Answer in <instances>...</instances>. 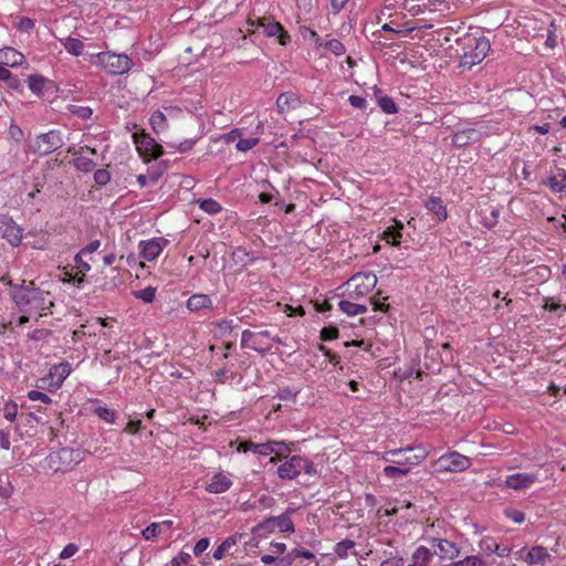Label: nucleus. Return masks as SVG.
Returning a JSON list of instances; mask_svg holds the SVG:
<instances>
[{
	"label": "nucleus",
	"instance_id": "nucleus-54",
	"mask_svg": "<svg viewBox=\"0 0 566 566\" xmlns=\"http://www.w3.org/2000/svg\"><path fill=\"white\" fill-rule=\"evenodd\" d=\"M254 449H256L255 454L259 455L266 457L273 454V446L271 440L264 443H258V447H254Z\"/></svg>",
	"mask_w": 566,
	"mask_h": 566
},
{
	"label": "nucleus",
	"instance_id": "nucleus-36",
	"mask_svg": "<svg viewBox=\"0 0 566 566\" xmlns=\"http://www.w3.org/2000/svg\"><path fill=\"white\" fill-rule=\"evenodd\" d=\"M416 450V453L410 452L405 454V462L410 469L411 467L420 464L427 458V453L423 449L417 448Z\"/></svg>",
	"mask_w": 566,
	"mask_h": 566
},
{
	"label": "nucleus",
	"instance_id": "nucleus-1",
	"mask_svg": "<svg viewBox=\"0 0 566 566\" xmlns=\"http://www.w3.org/2000/svg\"><path fill=\"white\" fill-rule=\"evenodd\" d=\"M1 281L10 286V296L21 313L43 316L53 306L50 292L39 289L32 281L23 280L14 284L7 281L6 276Z\"/></svg>",
	"mask_w": 566,
	"mask_h": 566
},
{
	"label": "nucleus",
	"instance_id": "nucleus-14",
	"mask_svg": "<svg viewBox=\"0 0 566 566\" xmlns=\"http://www.w3.org/2000/svg\"><path fill=\"white\" fill-rule=\"evenodd\" d=\"M430 544L433 548V554L439 555L441 560H453L460 555L458 546L447 539L431 538Z\"/></svg>",
	"mask_w": 566,
	"mask_h": 566
},
{
	"label": "nucleus",
	"instance_id": "nucleus-5",
	"mask_svg": "<svg viewBox=\"0 0 566 566\" xmlns=\"http://www.w3.org/2000/svg\"><path fill=\"white\" fill-rule=\"evenodd\" d=\"M377 284V276L373 272L356 273L346 283V295L350 300L366 296Z\"/></svg>",
	"mask_w": 566,
	"mask_h": 566
},
{
	"label": "nucleus",
	"instance_id": "nucleus-61",
	"mask_svg": "<svg viewBox=\"0 0 566 566\" xmlns=\"http://www.w3.org/2000/svg\"><path fill=\"white\" fill-rule=\"evenodd\" d=\"M83 253L80 251L75 256H74V262L76 263L77 268L80 269L81 272L83 273H86L91 270V265L88 262L84 261L83 260Z\"/></svg>",
	"mask_w": 566,
	"mask_h": 566
},
{
	"label": "nucleus",
	"instance_id": "nucleus-31",
	"mask_svg": "<svg viewBox=\"0 0 566 566\" xmlns=\"http://www.w3.org/2000/svg\"><path fill=\"white\" fill-rule=\"evenodd\" d=\"M149 123L156 134L163 133L168 128L167 117L161 111L154 112L149 118Z\"/></svg>",
	"mask_w": 566,
	"mask_h": 566
},
{
	"label": "nucleus",
	"instance_id": "nucleus-42",
	"mask_svg": "<svg viewBox=\"0 0 566 566\" xmlns=\"http://www.w3.org/2000/svg\"><path fill=\"white\" fill-rule=\"evenodd\" d=\"M136 298L144 301L145 303H151L156 296V289L148 286L146 289L134 292Z\"/></svg>",
	"mask_w": 566,
	"mask_h": 566
},
{
	"label": "nucleus",
	"instance_id": "nucleus-4",
	"mask_svg": "<svg viewBox=\"0 0 566 566\" xmlns=\"http://www.w3.org/2000/svg\"><path fill=\"white\" fill-rule=\"evenodd\" d=\"M468 46L471 50L463 53L460 66L470 70L485 59L491 49V43L485 36L469 38Z\"/></svg>",
	"mask_w": 566,
	"mask_h": 566
},
{
	"label": "nucleus",
	"instance_id": "nucleus-22",
	"mask_svg": "<svg viewBox=\"0 0 566 566\" xmlns=\"http://www.w3.org/2000/svg\"><path fill=\"white\" fill-rule=\"evenodd\" d=\"M241 347L250 348L260 353H265L269 349L263 347V343L260 339V336L256 335V333L251 332L250 329H244L242 332Z\"/></svg>",
	"mask_w": 566,
	"mask_h": 566
},
{
	"label": "nucleus",
	"instance_id": "nucleus-52",
	"mask_svg": "<svg viewBox=\"0 0 566 566\" xmlns=\"http://www.w3.org/2000/svg\"><path fill=\"white\" fill-rule=\"evenodd\" d=\"M111 180V174L106 169H98L94 172V181L98 186H105Z\"/></svg>",
	"mask_w": 566,
	"mask_h": 566
},
{
	"label": "nucleus",
	"instance_id": "nucleus-63",
	"mask_svg": "<svg viewBox=\"0 0 566 566\" xmlns=\"http://www.w3.org/2000/svg\"><path fill=\"white\" fill-rule=\"evenodd\" d=\"M240 137H241V132L239 129H232L231 132L223 134L221 136V139L226 144H231V143L235 142L237 139H239Z\"/></svg>",
	"mask_w": 566,
	"mask_h": 566
},
{
	"label": "nucleus",
	"instance_id": "nucleus-34",
	"mask_svg": "<svg viewBox=\"0 0 566 566\" xmlns=\"http://www.w3.org/2000/svg\"><path fill=\"white\" fill-rule=\"evenodd\" d=\"M27 82H28V87L30 88V91L32 93H34L38 96L43 94L44 86L46 83V78L44 76L39 75V74H33L28 77Z\"/></svg>",
	"mask_w": 566,
	"mask_h": 566
},
{
	"label": "nucleus",
	"instance_id": "nucleus-11",
	"mask_svg": "<svg viewBox=\"0 0 566 566\" xmlns=\"http://www.w3.org/2000/svg\"><path fill=\"white\" fill-rule=\"evenodd\" d=\"M438 465L442 471L461 472L471 465V460L461 453L450 452L438 459Z\"/></svg>",
	"mask_w": 566,
	"mask_h": 566
},
{
	"label": "nucleus",
	"instance_id": "nucleus-56",
	"mask_svg": "<svg viewBox=\"0 0 566 566\" xmlns=\"http://www.w3.org/2000/svg\"><path fill=\"white\" fill-rule=\"evenodd\" d=\"M505 515L511 521H513L514 523H517V524H521L525 521V514L518 510H506Z\"/></svg>",
	"mask_w": 566,
	"mask_h": 566
},
{
	"label": "nucleus",
	"instance_id": "nucleus-15",
	"mask_svg": "<svg viewBox=\"0 0 566 566\" xmlns=\"http://www.w3.org/2000/svg\"><path fill=\"white\" fill-rule=\"evenodd\" d=\"M481 138L482 133L480 130L472 127H467L454 132L451 143L454 147L462 148L480 142Z\"/></svg>",
	"mask_w": 566,
	"mask_h": 566
},
{
	"label": "nucleus",
	"instance_id": "nucleus-59",
	"mask_svg": "<svg viewBox=\"0 0 566 566\" xmlns=\"http://www.w3.org/2000/svg\"><path fill=\"white\" fill-rule=\"evenodd\" d=\"M78 552V546L74 543L67 544L60 553V558L66 559L74 556Z\"/></svg>",
	"mask_w": 566,
	"mask_h": 566
},
{
	"label": "nucleus",
	"instance_id": "nucleus-26",
	"mask_svg": "<svg viewBox=\"0 0 566 566\" xmlns=\"http://www.w3.org/2000/svg\"><path fill=\"white\" fill-rule=\"evenodd\" d=\"M212 301L207 294H193L187 301V308L191 312L211 308Z\"/></svg>",
	"mask_w": 566,
	"mask_h": 566
},
{
	"label": "nucleus",
	"instance_id": "nucleus-57",
	"mask_svg": "<svg viewBox=\"0 0 566 566\" xmlns=\"http://www.w3.org/2000/svg\"><path fill=\"white\" fill-rule=\"evenodd\" d=\"M338 337V329L336 327L329 326L324 327L321 331V338L323 340H332Z\"/></svg>",
	"mask_w": 566,
	"mask_h": 566
},
{
	"label": "nucleus",
	"instance_id": "nucleus-24",
	"mask_svg": "<svg viewBox=\"0 0 566 566\" xmlns=\"http://www.w3.org/2000/svg\"><path fill=\"white\" fill-rule=\"evenodd\" d=\"M357 300H350L347 297L346 300H342L338 303L339 310L348 316H356L359 314H364L367 312V305L360 304L356 302Z\"/></svg>",
	"mask_w": 566,
	"mask_h": 566
},
{
	"label": "nucleus",
	"instance_id": "nucleus-16",
	"mask_svg": "<svg viewBox=\"0 0 566 566\" xmlns=\"http://www.w3.org/2000/svg\"><path fill=\"white\" fill-rule=\"evenodd\" d=\"M537 481L536 473H515L509 475L505 480V484L507 488L513 490H525L528 489Z\"/></svg>",
	"mask_w": 566,
	"mask_h": 566
},
{
	"label": "nucleus",
	"instance_id": "nucleus-9",
	"mask_svg": "<svg viewBox=\"0 0 566 566\" xmlns=\"http://www.w3.org/2000/svg\"><path fill=\"white\" fill-rule=\"evenodd\" d=\"M72 371L71 364L67 361H62L60 364L53 365L50 370V384L36 385L38 388L48 390L50 392H54L60 389L64 382V380L70 376Z\"/></svg>",
	"mask_w": 566,
	"mask_h": 566
},
{
	"label": "nucleus",
	"instance_id": "nucleus-44",
	"mask_svg": "<svg viewBox=\"0 0 566 566\" xmlns=\"http://www.w3.org/2000/svg\"><path fill=\"white\" fill-rule=\"evenodd\" d=\"M17 415H18V405L12 400L7 401L3 406L4 418L8 421L13 422L17 418Z\"/></svg>",
	"mask_w": 566,
	"mask_h": 566
},
{
	"label": "nucleus",
	"instance_id": "nucleus-18",
	"mask_svg": "<svg viewBox=\"0 0 566 566\" xmlns=\"http://www.w3.org/2000/svg\"><path fill=\"white\" fill-rule=\"evenodd\" d=\"M25 62V56L18 50L7 46L0 49V64L4 66L15 67Z\"/></svg>",
	"mask_w": 566,
	"mask_h": 566
},
{
	"label": "nucleus",
	"instance_id": "nucleus-35",
	"mask_svg": "<svg viewBox=\"0 0 566 566\" xmlns=\"http://www.w3.org/2000/svg\"><path fill=\"white\" fill-rule=\"evenodd\" d=\"M409 472H410L409 467L400 468V467L389 464L382 469V474L389 479L402 478V476L408 475Z\"/></svg>",
	"mask_w": 566,
	"mask_h": 566
},
{
	"label": "nucleus",
	"instance_id": "nucleus-60",
	"mask_svg": "<svg viewBox=\"0 0 566 566\" xmlns=\"http://www.w3.org/2000/svg\"><path fill=\"white\" fill-rule=\"evenodd\" d=\"M217 326L219 327L222 335L231 333L232 329L235 327L232 319H221L217 323Z\"/></svg>",
	"mask_w": 566,
	"mask_h": 566
},
{
	"label": "nucleus",
	"instance_id": "nucleus-45",
	"mask_svg": "<svg viewBox=\"0 0 566 566\" xmlns=\"http://www.w3.org/2000/svg\"><path fill=\"white\" fill-rule=\"evenodd\" d=\"M161 533V524L159 523H151L149 524L142 533L143 537L146 541H151L155 537L158 536V534Z\"/></svg>",
	"mask_w": 566,
	"mask_h": 566
},
{
	"label": "nucleus",
	"instance_id": "nucleus-39",
	"mask_svg": "<svg viewBox=\"0 0 566 566\" xmlns=\"http://www.w3.org/2000/svg\"><path fill=\"white\" fill-rule=\"evenodd\" d=\"M276 528V525L274 524V516L268 517L260 522L255 527L254 532L259 534H266V533H273Z\"/></svg>",
	"mask_w": 566,
	"mask_h": 566
},
{
	"label": "nucleus",
	"instance_id": "nucleus-55",
	"mask_svg": "<svg viewBox=\"0 0 566 566\" xmlns=\"http://www.w3.org/2000/svg\"><path fill=\"white\" fill-rule=\"evenodd\" d=\"M190 559L191 556L189 553L180 552L176 557L171 559V566H186Z\"/></svg>",
	"mask_w": 566,
	"mask_h": 566
},
{
	"label": "nucleus",
	"instance_id": "nucleus-21",
	"mask_svg": "<svg viewBox=\"0 0 566 566\" xmlns=\"http://www.w3.org/2000/svg\"><path fill=\"white\" fill-rule=\"evenodd\" d=\"M232 485V481L222 473L214 474L207 484L206 490L212 494H219L228 491Z\"/></svg>",
	"mask_w": 566,
	"mask_h": 566
},
{
	"label": "nucleus",
	"instance_id": "nucleus-64",
	"mask_svg": "<svg viewBox=\"0 0 566 566\" xmlns=\"http://www.w3.org/2000/svg\"><path fill=\"white\" fill-rule=\"evenodd\" d=\"M405 560L401 556H391L385 559L380 566H403Z\"/></svg>",
	"mask_w": 566,
	"mask_h": 566
},
{
	"label": "nucleus",
	"instance_id": "nucleus-51",
	"mask_svg": "<svg viewBox=\"0 0 566 566\" xmlns=\"http://www.w3.org/2000/svg\"><path fill=\"white\" fill-rule=\"evenodd\" d=\"M27 397L29 398V400L31 401H41L45 405H50L52 403V399L44 392L42 391H39V390H30L27 395Z\"/></svg>",
	"mask_w": 566,
	"mask_h": 566
},
{
	"label": "nucleus",
	"instance_id": "nucleus-13",
	"mask_svg": "<svg viewBox=\"0 0 566 566\" xmlns=\"http://www.w3.org/2000/svg\"><path fill=\"white\" fill-rule=\"evenodd\" d=\"M0 235L12 247H18L22 241V229L12 218L0 214Z\"/></svg>",
	"mask_w": 566,
	"mask_h": 566
},
{
	"label": "nucleus",
	"instance_id": "nucleus-7",
	"mask_svg": "<svg viewBox=\"0 0 566 566\" xmlns=\"http://www.w3.org/2000/svg\"><path fill=\"white\" fill-rule=\"evenodd\" d=\"M96 56L101 65L113 75L127 73L133 67V61L127 54L101 52Z\"/></svg>",
	"mask_w": 566,
	"mask_h": 566
},
{
	"label": "nucleus",
	"instance_id": "nucleus-17",
	"mask_svg": "<svg viewBox=\"0 0 566 566\" xmlns=\"http://www.w3.org/2000/svg\"><path fill=\"white\" fill-rule=\"evenodd\" d=\"M167 242L163 238L151 239L148 241H142L139 243L140 256L147 261H154L159 256L164 249V244Z\"/></svg>",
	"mask_w": 566,
	"mask_h": 566
},
{
	"label": "nucleus",
	"instance_id": "nucleus-62",
	"mask_svg": "<svg viewBox=\"0 0 566 566\" xmlns=\"http://www.w3.org/2000/svg\"><path fill=\"white\" fill-rule=\"evenodd\" d=\"M209 538H200L193 547V554L196 556L201 555L209 547Z\"/></svg>",
	"mask_w": 566,
	"mask_h": 566
},
{
	"label": "nucleus",
	"instance_id": "nucleus-33",
	"mask_svg": "<svg viewBox=\"0 0 566 566\" xmlns=\"http://www.w3.org/2000/svg\"><path fill=\"white\" fill-rule=\"evenodd\" d=\"M64 49L74 56H80L84 51V43L75 38H65L61 40Z\"/></svg>",
	"mask_w": 566,
	"mask_h": 566
},
{
	"label": "nucleus",
	"instance_id": "nucleus-30",
	"mask_svg": "<svg viewBox=\"0 0 566 566\" xmlns=\"http://www.w3.org/2000/svg\"><path fill=\"white\" fill-rule=\"evenodd\" d=\"M271 441L274 457L270 459V463H276L277 458L287 457L293 451L294 443L289 444L284 441Z\"/></svg>",
	"mask_w": 566,
	"mask_h": 566
},
{
	"label": "nucleus",
	"instance_id": "nucleus-3",
	"mask_svg": "<svg viewBox=\"0 0 566 566\" xmlns=\"http://www.w3.org/2000/svg\"><path fill=\"white\" fill-rule=\"evenodd\" d=\"M301 473L310 476L317 474L314 463L301 455L291 457L277 468V475L282 480H294Z\"/></svg>",
	"mask_w": 566,
	"mask_h": 566
},
{
	"label": "nucleus",
	"instance_id": "nucleus-53",
	"mask_svg": "<svg viewBox=\"0 0 566 566\" xmlns=\"http://www.w3.org/2000/svg\"><path fill=\"white\" fill-rule=\"evenodd\" d=\"M243 537V534L237 533L234 535H231L227 537L221 544L222 546L228 551L229 554L233 555V552H230L232 546H234L241 538Z\"/></svg>",
	"mask_w": 566,
	"mask_h": 566
},
{
	"label": "nucleus",
	"instance_id": "nucleus-6",
	"mask_svg": "<svg viewBox=\"0 0 566 566\" xmlns=\"http://www.w3.org/2000/svg\"><path fill=\"white\" fill-rule=\"evenodd\" d=\"M63 138L60 130H50L38 135L30 142V149L40 156H46L63 146Z\"/></svg>",
	"mask_w": 566,
	"mask_h": 566
},
{
	"label": "nucleus",
	"instance_id": "nucleus-49",
	"mask_svg": "<svg viewBox=\"0 0 566 566\" xmlns=\"http://www.w3.org/2000/svg\"><path fill=\"white\" fill-rule=\"evenodd\" d=\"M70 112L80 117V118H90L93 114V111L91 107L88 106H78V105H71L70 106Z\"/></svg>",
	"mask_w": 566,
	"mask_h": 566
},
{
	"label": "nucleus",
	"instance_id": "nucleus-48",
	"mask_svg": "<svg viewBox=\"0 0 566 566\" xmlns=\"http://www.w3.org/2000/svg\"><path fill=\"white\" fill-rule=\"evenodd\" d=\"M95 413L108 423H114L116 419V413L114 410L108 409L106 407H97L95 409Z\"/></svg>",
	"mask_w": 566,
	"mask_h": 566
},
{
	"label": "nucleus",
	"instance_id": "nucleus-25",
	"mask_svg": "<svg viewBox=\"0 0 566 566\" xmlns=\"http://www.w3.org/2000/svg\"><path fill=\"white\" fill-rule=\"evenodd\" d=\"M426 208L436 216L438 221H444L448 218L447 208L439 197H430L424 202Z\"/></svg>",
	"mask_w": 566,
	"mask_h": 566
},
{
	"label": "nucleus",
	"instance_id": "nucleus-19",
	"mask_svg": "<svg viewBox=\"0 0 566 566\" xmlns=\"http://www.w3.org/2000/svg\"><path fill=\"white\" fill-rule=\"evenodd\" d=\"M415 448L407 447V448H400V449H392L388 450L382 453L381 459L389 463L390 465L396 467H407V463L405 462V454L413 452Z\"/></svg>",
	"mask_w": 566,
	"mask_h": 566
},
{
	"label": "nucleus",
	"instance_id": "nucleus-50",
	"mask_svg": "<svg viewBox=\"0 0 566 566\" xmlns=\"http://www.w3.org/2000/svg\"><path fill=\"white\" fill-rule=\"evenodd\" d=\"M480 548L486 554H494L497 549V543L492 537H483L480 542Z\"/></svg>",
	"mask_w": 566,
	"mask_h": 566
},
{
	"label": "nucleus",
	"instance_id": "nucleus-47",
	"mask_svg": "<svg viewBox=\"0 0 566 566\" xmlns=\"http://www.w3.org/2000/svg\"><path fill=\"white\" fill-rule=\"evenodd\" d=\"M259 142H260V139L258 137L247 138V139L239 138V140L235 145V148L239 151L245 153V151L252 149L253 147H255L259 144Z\"/></svg>",
	"mask_w": 566,
	"mask_h": 566
},
{
	"label": "nucleus",
	"instance_id": "nucleus-32",
	"mask_svg": "<svg viewBox=\"0 0 566 566\" xmlns=\"http://www.w3.org/2000/svg\"><path fill=\"white\" fill-rule=\"evenodd\" d=\"M547 185L554 192H565L566 191V171L564 169H559L557 175L548 178Z\"/></svg>",
	"mask_w": 566,
	"mask_h": 566
},
{
	"label": "nucleus",
	"instance_id": "nucleus-43",
	"mask_svg": "<svg viewBox=\"0 0 566 566\" xmlns=\"http://www.w3.org/2000/svg\"><path fill=\"white\" fill-rule=\"evenodd\" d=\"M275 504V499L268 494H262L258 500L254 502L253 507L258 510H265L271 509Z\"/></svg>",
	"mask_w": 566,
	"mask_h": 566
},
{
	"label": "nucleus",
	"instance_id": "nucleus-23",
	"mask_svg": "<svg viewBox=\"0 0 566 566\" xmlns=\"http://www.w3.org/2000/svg\"><path fill=\"white\" fill-rule=\"evenodd\" d=\"M301 105V99L297 94L293 92L282 93L276 99V106L280 112L295 109Z\"/></svg>",
	"mask_w": 566,
	"mask_h": 566
},
{
	"label": "nucleus",
	"instance_id": "nucleus-10",
	"mask_svg": "<svg viewBox=\"0 0 566 566\" xmlns=\"http://www.w3.org/2000/svg\"><path fill=\"white\" fill-rule=\"evenodd\" d=\"M515 557L525 560L530 566H547L553 563V556L543 546H533L527 552L521 549L515 553Z\"/></svg>",
	"mask_w": 566,
	"mask_h": 566
},
{
	"label": "nucleus",
	"instance_id": "nucleus-28",
	"mask_svg": "<svg viewBox=\"0 0 566 566\" xmlns=\"http://www.w3.org/2000/svg\"><path fill=\"white\" fill-rule=\"evenodd\" d=\"M434 554L426 546H419L412 554V560L417 566H430Z\"/></svg>",
	"mask_w": 566,
	"mask_h": 566
},
{
	"label": "nucleus",
	"instance_id": "nucleus-20",
	"mask_svg": "<svg viewBox=\"0 0 566 566\" xmlns=\"http://www.w3.org/2000/svg\"><path fill=\"white\" fill-rule=\"evenodd\" d=\"M405 226L401 221L394 220V224L388 227L381 234L382 240L386 243L391 244L394 247H399L402 238V230Z\"/></svg>",
	"mask_w": 566,
	"mask_h": 566
},
{
	"label": "nucleus",
	"instance_id": "nucleus-46",
	"mask_svg": "<svg viewBox=\"0 0 566 566\" xmlns=\"http://www.w3.org/2000/svg\"><path fill=\"white\" fill-rule=\"evenodd\" d=\"M324 46L326 50L331 51L337 56L343 55L345 53L344 44L337 39H332L327 41Z\"/></svg>",
	"mask_w": 566,
	"mask_h": 566
},
{
	"label": "nucleus",
	"instance_id": "nucleus-41",
	"mask_svg": "<svg viewBox=\"0 0 566 566\" xmlns=\"http://www.w3.org/2000/svg\"><path fill=\"white\" fill-rule=\"evenodd\" d=\"M452 566H486V563L479 556L472 555L453 562Z\"/></svg>",
	"mask_w": 566,
	"mask_h": 566
},
{
	"label": "nucleus",
	"instance_id": "nucleus-29",
	"mask_svg": "<svg viewBox=\"0 0 566 566\" xmlns=\"http://www.w3.org/2000/svg\"><path fill=\"white\" fill-rule=\"evenodd\" d=\"M73 159L74 167L82 172H91L95 169L96 163L82 153H75Z\"/></svg>",
	"mask_w": 566,
	"mask_h": 566
},
{
	"label": "nucleus",
	"instance_id": "nucleus-27",
	"mask_svg": "<svg viewBox=\"0 0 566 566\" xmlns=\"http://www.w3.org/2000/svg\"><path fill=\"white\" fill-rule=\"evenodd\" d=\"M295 512L294 509L289 507L283 514L280 516H274V524L276 528L282 533H294V524L291 520V514Z\"/></svg>",
	"mask_w": 566,
	"mask_h": 566
},
{
	"label": "nucleus",
	"instance_id": "nucleus-2",
	"mask_svg": "<svg viewBox=\"0 0 566 566\" xmlns=\"http://www.w3.org/2000/svg\"><path fill=\"white\" fill-rule=\"evenodd\" d=\"M82 461V451L72 448H61L52 451L44 460L45 469L56 473L71 470Z\"/></svg>",
	"mask_w": 566,
	"mask_h": 566
},
{
	"label": "nucleus",
	"instance_id": "nucleus-12",
	"mask_svg": "<svg viewBox=\"0 0 566 566\" xmlns=\"http://www.w3.org/2000/svg\"><path fill=\"white\" fill-rule=\"evenodd\" d=\"M256 27L261 28L268 38L277 36L282 45H286L290 42V35L283 29L282 24L269 17L258 18Z\"/></svg>",
	"mask_w": 566,
	"mask_h": 566
},
{
	"label": "nucleus",
	"instance_id": "nucleus-38",
	"mask_svg": "<svg viewBox=\"0 0 566 566\" xmlns=\"http://www.w3.org/2000/svg\"><path fill=\"white\" fill-rule=\"evenodd\" d=\"M199 207L209 214H216L222 210L221 205L213 199L200 200Z\"/></svg>",
	"mask_w": 566,
	"mask_h": 566
},
{
	"label": "nucleus",
	"instance_id": "nucleus-40",
	"mask_svg": "<svg viewBox=\"0 0 566 566\" xmlns=\"http://www.w3.org/2000/svg\"><path fill=\"white\" fill-rule=\"evenodd\" d=\"M378 105L386 114H396L398 107L394 99L389 96H382L378 99Z\"/></svg>",
	"mask_w": 566,
	"mask_h": 566
},
{
	"label": "nucleus",
	"instance_id": "nucleus-8",
	"mask_svg": "<svg viewBox=\"0 0 566 566\" xmlns=\"http://www.w3.org/2000/svg\"><path fill=\"white\" fill-rule=\"evenodd\" d=\"M133 139L136 145V149L144 158L157 159L164 154L163 146L147 134L135 133L133 135Z\"/></svg>",
	"mask_w": 566,
	"mask_h": 566
},
{
	"label": "nucleus",
	"instance_id": "nucleus-58",
	"mask_svg": "<svg viewBox=\"0 0 566 566\" xmlns=\"http://www.w3.org/2000/svg\"><path fill=\"white\" fill-rule=\"evenodd\" d=\"M349 104L359 109H366L367 108V99L365 97L358 96V95H350L348 98Z\"/></svg>",
	"mask_w": 566,
	"mask_h": 566
},
{
	"label": "nucleus",
	"instance_id": "nucleus-37",
	"mask_svg": "<svg viewBox=\"0 0 566 566\" xmlns=\"http://www.w3.org/2000/svg\"><path fill=\"white\" fill-rule=\"evenodd\" d=\"M355 547V542L352 539H344L335 545L334 552L340 557L345 558L348 556L349 551Z\"/></svg>",
	"mask_w": 566,
	"mask_h": 566
}]
</instances>
